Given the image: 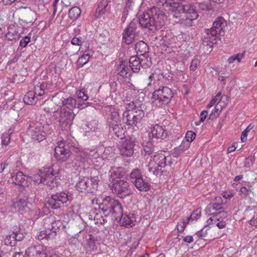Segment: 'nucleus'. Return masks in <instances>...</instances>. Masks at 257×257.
Listing matches in <instances>:
<instances>
[{
  "instance_id": "obj_31",
  "label": "nucleus",
  "mask_w": 257,
  "mask_h": 257,
  "mask_svg": "<svg viewBox=\"0 0 257 257\" xmlns=\"http://www.w3.org/2000/svg\"><path fill=\"white\" fill-rule=\"evenodd\" d=\"M61 102L62 106L61 107H64L70 110H72L73 108H75L77 105L76 100L72 97L62 98L61 99Z\"/></svg>"
},
{
  "instance_id": "obj_30",
  "label": "nucleus",
  "mask_w": 257,
  "mask_h": 257,
  "mask_svg": "<svg viewBox=\"0 0 257 257\" xmlns=\"http://www.w3.org/2000/svg\"><path fill=\"white\" fill-rule=\"evenodd\" d=\"M228 97L225 96V99L226 102L223 103V104L222 103L223 102L219 101L217 104L216 105L215 107V109L213 110L212 112L209 115V119L213 120L215 119L220 114L222 107H224L228 103Z\"/></svg>"
},
{
  "instance_id": "obj_11",
  "label": "nucleus",
  "mask_w": 257,
  "mask_h": 257,
  "mask_svg": "<svg viewBox=\"0 0 257 257\" xmlns=\"http://www.w3.org/2000/svg\"><path fill=\"white\" fill-rule=\"evenodd\" d=\"M44 125L40 122H32L27 130V134L32 139L40 142L46 139V134L44 131Z\"/></svg>"
},
{
  "instance_id": "obj_24",
  "label": "nucleus",
  "mask_w": 257,
  "mask_h": 257,
  "mask_svg": "<svg viewBox=\"0 0 257 257\" xmlns=\"http://www.w3.org/2000/svg\"><path fill=\"white\" fill-rule=\"evenodd\" d=\"M101 209L97 210L93 209L90 212L89 216L91 219L93 218L96 224H103L106 222V218L108 216L107 214H103L100 211Z\"/></svg>"
},
{
  "instance_id": "obj_7",
  "label": "nucleus",
  "mask_w": 257,
  "mask_h": 257,
  "mask_svg": "<svg viewBox=\"0 0 257 257\" xmlns=\"http://www.w3.org/2000/svg\"><path fill=\"white\" fill-rule=\"evenodd\" d=\"M75 114L72 111L68 110L64 107H59L57 110H54L53 117L58 122L59 126L62 130L69 127Z\"/></svg>"
},
{
  "instance_id": "obj_55",
  "label": "nucleus",
  "mask_w": 257,
  "mask_h": 257,
  "mask_svg": "<svg viewBox=\"0 0 257 257\" xmlns=\"http://www.w3.org/2000/svg\"><path fill=\"white\" fill-rule=\"evenodd\" d=\"M252 128L250 127V125H249L247 126V127L242 132L241 136V141L242 142H245L246 141V137L248 135V132Z\"/></svg>"
},
{
  "instance_id": "obj_2",
  "label": "nucleus",
  "mask_w": 257,
  "mask_h": 257,
  "mask_svg": "<svg viewBox=\"0 0 257 257\" xmlns=\"http://www.w3.org/2000/svg\"><path fill=\"white\" fill-rule=\"evenodd\" d=\"M224 209L222 206V200L220 197H215L213 202L209 203L205 208V212L211 215L208 219L207 223L208 225L215 224L219 228L221 229L226 226V222L224 219L226 218L228 213L224 210L220 211L217 213H213V211H217Z\"/></svg>"
},
{
  "instance_id": "obj_47",
  "label": "nucleus",
  "mask_w": 257,
  "mask_h": 257,
  "mask_svg": "<svg viewBox=\"0 0 257 257\" xmlns=\"http://www.w3.org/2000/svg\"><path fill=\"white\" fill-rule=\"evenodd\" d=\"M89 58L90 56L88 54H85L82 55L79 58L77 61L78 65L79 66L82 67L87 63V62L89 61Z\"/></svg>"
},
{
  "instance_id": "obj_59",
  "label": "nucleus",
  "mask_w": 257,
  "mask_h": 257,
  "mask_svg": "<svg viewBox=\"0 0 257 257\" xmlns=\"http://www.w3.org/2000/svg\"><path fill=\"white\" fill-rule=\"evenodd\" d=\"M30 41V38L28 36H26L20 41V46L23 48H25L27 46Z\"/></svg>"
},
{
  "instance_id": "obj_40",
  "label": "nucleus",
  "mask_w": 257,
  "mask_h": 257,
  "mask_svg": "<svg viewBox=\"0 0 257 257\" xmlns=\"http://www.w3.org/2000/svg\"><path fill=\"white\" fill-rule=\"evenodd\" d=\"M13 133V130L9 129L8 132L4 133L1 136V143L2 145L8 146L10 142L11 135Z\"/></svg>"
},
{
  "instance_id": "obj_28",
  "label": "nucleus",
  "mask_w": 257,
  "mask_h": 257,
  "mask_svg": "<svg viewBox=\"0 0 257 257\" xmlns=\"http://www.w3.org/2000/svg\"><path fill=\"white\" fill-rule=\"evenodd\" d=\"M29 176H26L22 172L13 173L11 175V180L13 183L18 185L24 186Z\"/></svg>"
},
{
  "instance_id": "obj_36",
  "label": "nucleus",
  "mask_w": 257,
  "mask_h": 257,
  "mask_svg": "<svg viewBox=\"0 0 257 257\" xmlns=\"http://www.w3.org/2000/svg\"><path fill=\"white\" fill-rule=\"evenodd\" d=\"M18 36L19 34L18 31L16 30V27L13 25H10L8 27L7 32L6 34V37L7 39L10 41H12L16 39V37H18Z\"/></svg>"
},
{
  "instance_id": "obj_17",
  "label": "nucleus",
  "mask_w": 257,
  "mask_h": 257,
  "mask_svg": "<svg viewBox=\"0 0 257 257\" xmlns=\"http://www.w3.org/2000/svg\"><path fill=\"white\" fill-rule=\"evenodd\" d=\"M54 151L55 157L60 162L67 161L70 156V152L65 148V144L63 142H59Z\"/></svg>"
},
{
  "instance_id": "obj_16",
  "label": "nucleus",
  "mask_w": 257,
  "mask_h": 257,
  "mask_svg": "<svg viewBox=\"0 0 257 257\" xmlns=\"http://www.w3.org/2000/svg\"><path fill=\"white\" fill-rule=\"evenodd\" d=\"M137 24L134 22H131L123 32V40L127 45L131 44L135 40L138 33Z\"/></svg>"
},
{
  "instance_id": "obj_32",
  "label": "nucleus",
  "mask_w": 257,
  "mask_h": 257,
  "mask_svg": "<svg viewBox=\"0 0 257 257\" xmlns=\"http://www.w3.org/2000/svg\"><path fill=\"white\" fill-rule=\"evenodd\" d=\"M22 14L24 19V22L26 23H33L34 19V12L30 8H24L22 10Z\"/></svg>"
},
{
  "instance_id": "obj_37",
  "label": "nucleus",
  "mask_w": 257,
  "mask_h": 257,
  "mask_svg": "<svg viewBox=\"0 0 257 257\" xmlns=\"http://www.w3.org/2000/svg\"><path fill=\"white\" fill-rule=\"evenodd\" d=\"M35 95L34 91H30L28 92L24 97V102L29 105L35 104L38 100Z\"/></svg>"
},
{
  "instance_id": "obj_42",
  "label": "nucleus",
  "mask_w": 257,
  "mask_h": 257,
  "mask_svg": "<svg viewBox=\"0 0 257 257\" xmlns=\"http://www.w3.org/2000/svg\"><path fill=\"white\" fill-rule=\"evenodd\" d=\"M117 70L120 76L126 77L130 69L124 63L122 62L119 66L117 67Z\"/></svg>"
},
{
  "instance_id": "obj_6",
  "label": "nucleus",
  "mask_w": 257,
  "mask_h": 257,
  "mask_svg": "<svg viewBox=\"0 0 257 257\" xmlns=\"http://www.w3.org/2000/svg\"><path fill=\"white\" fill-rule=\"evenodd\" d=\"M99 208L103 214H114L116 218L119 217V215L122 212L121 205L118 201L110 196H106L102 199Z\"/></svg>"
},
{
  "instance_id": "obj_46",
  "label": "nucleus",
  "mask_w": 257,
  "mask_h": 257,
  "mask_svg": "<svg viewBox=\"0 0 257 257\" xmlns=\"http://www.w3.org/2000/svg\"><path fill=\"white\" fill-rule=\"evenodd\" d=\"M14 207L15 208H17L19 211L23 212L26 210L27 208V205L24 201L20 200L14 203Z\"/></svg>"
},
{
  "instance_id": "obj_27",
  "label": "nucleus",
  "mask_w": 257,
  "mask_h": 257,
  "mask_svg": "<svg viewBox=\"0 0 257 257\" xmlns=\"http://www.w3.org/2000/svg\"><path fill=\"white\" fill-rule=\"evenodd\" d=\"M121 216L120 219V223L122 225L126 227H132L135 225V223L136 221V217L133 213H129L128 214H122L119 215Z\"/></svg>"
},
{
  "instance_id": "obj_52",
  "label": "nucleus",
  "mask_w": 257,
  "mask_h": 257,
  "mask_svg": "<svg viewBox=\"0 0 257 257\" xmlns=\"http://www.w3.org/2000/svg\"><path fill=\"white\" fill-rule=\"evenodd\" d=\"M218 100H219V101L222 102L221 99V92H219L215 95V96L211 100V101H210L209 104H208L207 105V108H209L211 107L212 106H213L216 103L217 101H218Z\"/></svg>"
},
{
  "instance_id": "obj_35",
  "label": "nucleus",
  "mask_w": 257,
  "mask_h": 257,
  "mask_svg": "<svg viewBox=\"0 0 257 257\" xmlns=\"http://www.w3.org/2000/svg\"><path fill=\"white\" fill-rule=\"evenodd\" d=\"M154 140L149 139V140H145L144 141L143 148L146 155H150L152 154L154 152Z\"/></svg>"
},
{
  "instance_id": "obj_57",
  "label": "nucleus",
  "mask_w": 257,
  "mask_h": 257,
  "mask_svg": "<svg viewBox=\"0 0 257 257\" xmlns=\"http://www.w3.org/2000/svg\"><path fill=\"white\" fill-rule=\"evenodd\" d=\"M76 94L78 98L83 101H86L88 99V96L84 91L79 90L77 91Z\"/></svg>"
},
{
  "instance_id": "obj_45",
  "label": "nucleus",
  "mask_w": 257,
  "mask_h": 257,
  "mask_svg": "<svg viewBox=\"0 0 257 257\" xmlns=\"http://www.w3.org/2000/svg\"><path fill=\"white\" fill-rule=\"evenodd\" d=\"M51 230H42L39 234L37 236V238L38 240H42L44 239H49L51 238Z\"/></svg>"
},
{
  "instance_id": "obj_54",
  "label": "nucleus",
  "mask_w": 257,
  "mask_h": 257,
  "mask_svg": "<svg viewBox=\"0 0 257 257\" xmlns=\"http://www.w3.org/2000/svg\"><path fill=\"white\" fill-rule=\"evenodd\" d=\"M107 11L98 7L95 13V17L96 18H99L103 16Z\"/></svg>"
},
{
  "instance_id": "obj_64",
  "label": "nucleus",
  "mask_w": 257,
  "mask_h": 257,
  "mask_svg": "<svg viewBox=\"0 0 257 257\" xmlns=\"http://www.w3.org/2000/svg\"><path fill=\"white\" fill-rule=\"evenodd\" d=\"M207 114H208L207 111L203 110L200 113V119L199 120V122H203L205 120Z\"/></svg>"
},
{
  "instance_id": "obj_5",
  "label": "nucleus",
  "mask_w": 257,
  "mask_h": 257,
  "mask_svg": "<svg viewBox=\"0 0 257 257\" xmlns=\"http://www.w3.org/2000/svg\"><path fill=\"white\" fill-rule=\"evenodd\" d=\"M173 95V91L167 86L156 88L152 94V103L154 106L163 107L170 102Z\"/></svg>"
},
{
  "instance_id": "obj_61",
  "label": "nucleus",
  "mask_w": 257,
  "mask_h": 257,
  "mask_svg": "<svg viewBox=\"0 0 257 257\" xmlns=\"http://www.w3.org/2000/svg\"><path fill=\"white\" fill-rule=\"evenodd\" d=\"M13 234L15 235V237L17 242L20 241L24 238V235L23 233L20 231L13 232Z\"/></svg>"
},
{
  "instance_id": "obj_49",
  "label": "nucleus",
  "mask_w": 257,
  "mask_h": 257,
  "mask_svg": "<svg viewBox=\"0 0 257 257\" xmlns=\"http://www.w3.org/2000/svg\"><path fill=\"white\" fill-rule=\"evenodd\" d=\"M196 136V135L195 133L192 131H189L187 132L185 136V138L186 139V144H189V143L193 142L195 139Z\"/></svg>"
},
{
  "instance_id": "obj_9",
  "label": "nucleus",
  "mask_w": 257,
  "mask_h": 257,
  "mask_svg": "<svg viewBox=\"0 0 257 257\" xmlns=\"http://www.w3.org/2000/svg\"><path fill=\"white\" fill-rule=\"evenodd\" d=\"M129 178L131 182L141 191H147L150 189V183L143 178L141 170L136 168L131 172Z\"/></svg>"
},
{
  "instance_id": "obj_33",
  "label": "nucleus",
  "mask_w": 257,
  "mask_h": 257,
  "mask_svg": "<svg viewBox=\"0 0 257 257\" xmlns=\"http://www.w3.org/2000/svg\"><path fill=\"white\" fill-rule=\"evenodd\" d=\"M135 50L138 54L144 55L149 52V47L148 45L143 41H140L137 43L135 45Z\"/></svg>"
},
{
  "instance_id": "obj_21",
  "label": "nucleus",
  "mask_w": 257,
  "mask_h": 257,
  "mask_svg": "<svg viewBox=\"0 0 257 257\" xmlns=\"http://www.w3.org/2000/svg\"><path fill=\"white\" fill-rule=\"evenodd\" d=\"M46 248L42 244L34 245L29 247L26 251L28 257H41L46 254Z\"/></svg>"
},
{
  "instance_id": "obj_1",
  "label": "nucleus",
  "mask_w": 257,
  "mask_h": 257,
  "mask_svg": "<svg viewBox=\"0 0 257 257\" xmlns=\"http://www.w3.org/2000/svg\"><path fill=\"white\" fill-rule=\"evenodd\" d=\"M157 6L162 7L165 11L177 10L180 9L186 14L185 18L179 19L180 23L187 26H192L193 20H196L199 15L197 12L196 7L193 3L180 5L179 3L174 2L173 0H156Z\"/></svg>"
},
{
  "instance_id": "obj_15",
  "label": "nucleus",
  "mask_w": 257,
  "mask_h": 257,
  "mask_svg": "<svg viewBox=\"0 0 257 257\" xmlns=\"http://www.w3.org/2000/svg\"><path fill=\"white\" fill-rule=\"evenodd\" d=\"M53 172V169L52 168H44L39 170L37 173L34 174L32 176L29 177L30 178L28 179H32L35 184H45V181L48 180V178L52 177Z\"/></svg>"
},
{
  "instance_id": "obj_10",
  "label": "nucleus",
  "mask_w": 257,
  "mask_h": 257,
  "mask_svg": "<svg viewBox=\"0 0 257 257\" xmlns=\"http://www.w3.org/2000/svg\"><path fill=\"white\" fill-rule=\"evenodd\" d=\"M99 181L97 176L91 178H79L75 187L79 192L92 193L97 189Z\"/></svg>"
},
{
  "instance_id": "obj_56",
  "label": "nucleus",
  "mask_w": 257,
  "mask_h": 257,
  "mask_svg": "<svg viewBox=\"0 0 257 257\" xmlns=\"http://www.w3.org/2000/svg\"><path fill=\"white\" fill-rule=\"evenodd\" d=\"M208 229L205 228H202V229L200 230L199 231H198L196 232V235L200 238H204L207 235V231Z\"/></svg>"
},
{
  "instance_id": "obj_3",
  "label": "nucleus",
  "mask_w": 257,
  "mask_h": 257,
  "mask_svg": "<svg viewBox=\"0 0 257 257\" xmlns=\"http://www.w3.org/2000/svg\"><path fill=\"white\" fill-rule=\"evenodd\" d=\"M145 106L139 100H136L129 103L127 110L123 113V118H126V124L137 126L140 123L145 115L144 109Z\"/></svg>"
},
{
  "instance_id": "obj_19",
  "label": "nucleus",
  "mask_w": 257,
  "mask_h": 257,
  "mask_svg": "<svg viewBox=\"0 0 257 257\" xmlns=\"http://www.w3.org/2000/svg\"><path fill=\"white\" fill-rule=\"evenodd\" d=\"M135 141L132 139L125 140L119 147V152L122 156H132L134 152Z\"/></svg>"
},
{
  "instance_id": "obj_20",
  "label": "nucleus",
  "mask_w": 257,
  "mask_h": 257,
  "mask_svg": "<svg viewBox=\"0 0 257 257\" xmlns=\"http://www.w3.org/2000/svg\"><path fill=\"white\" fill-rule=\"evenodd\" d=\"M130 67L134 72H138L141 67H148L149 66V64L146 63V59H140L137 56H133L130 57L129 60Z\"/></svg>"
},
{
  "instance_id": "obj_23",
  "label": "nucleus",
  "mask_w": 257,
  "mask_h": 257,
  "mask_svg": "<svg viewBox=\"0 0 257 257\" xmlns=\"http://www.w3.org/2000/svg\"><path fill=\"white\" fill-rule=\"evenodd\" d=\"M220 36L216 33H213V31L207 29L204 35L202 41L203 45L212 47L216 43V40Z\"/></svg>"
},
{
  "instance_id": "obj_44",
  "label": "nucleus",
  "mask_w": 257,
  "mask_h": 257,
  "mask_svg": "<svg viewBox=\"0 0 257 257\" xmlns=\"http://www.w3.org/2000/svg\"><path fill=\"white\" fill-rule=\"evenodd\" d=\"M110 119L111 120L110 121V125L112 124L113 123L114 124H116V123H119L121 122L119 114H118V112L116 111H114L111 112L110 116Z\"/></svg>"
},
{
  "instance_id": "obj_26",
  "label": "nucleus",
  "mask_w": 257,
  "mask_h": 257,
  "mask_svg": "<svg viewBox=\"0 0 257 257\" xmlns=\"http://www.w3.org/2000/svg\"><path fill=\"white\" fill-rule=\"evenodd\" d=\"M226 26L225 20L222 17H219L216 19L213 22L212 27L210 29L213 31V33L220 36L223 33V29Z\"/></svg>"
},
{
  "instance_id": "obj_18",
  "label": "nucleus",
  "mask_w": 257,
  "mask_h": 257,
  "mask_svg": "<svg viewBox=\"0 0 257 257\" xmlns=\"http://www.w3.org/2000/svg\"><path fill=\"white\" fill-rule=\"evenodd\" d=\"M168 136L167 132L164 126L159 124H156L151 128V132L149 134V139H165Z\"/></svg>"
},
{
  "instance_id": "obj_12",
  "label": "nucleus",
  "mask_w": 257,
  "mask_h": 257,
  "mask_svg": "<svg viewBox=\"0 0 257 257\" xmlns=\"http://www.w3.org/2000/svg\"><path fill=\"white\" fill-rule=\"evenodd\" d=\"M152 28L151 31H158L162 28L165 23L166 19L165 14L157 7L152 8Z\"/></svg>"
},
{
  "instance_id": "obj_50",
  "label": "nucleus",
  "mask_w": 257,
  "mask_h": 257,
  "mask_svg": "<svg viewBox=\"0 0 257 257\" xmlns=\"http://www.w3.org/2000/svg\"><path fill=\"white\" fill-rule=\"evenodd\" d=\"M44 87V84L39 85H37L35 87V91L34 92L36 95L40 96H42L45 93Z\"/></svg>"
},
{
  "instance_id": "obj_43",
  "label": "nucleus",
  "mask_w": 257,
  "mask_h": 257,
  "mask_svg": "<svg viewBox=\"0 0 257 257\" xmlns=\"http://www.w3.org/2000/svg\"><path fill=\"white\" fill-rule=\"evenodd\" d=\"M4 242L7 245H10L11 246L16 245L17 241L13 233L6 236L4 239Z\"/></svg>"
},
{
  "instance_id": "obj_48",
  "label": "nucleus",
  "mask_w": 257,
  "mask_h": 257,
  "mask_svg": "<svg viewBox=\"0 0 257 257\" xmlns=\"http://www.w3.org/2000/svg\"><path fill=\"white\" fill-rule=\"evenodd\" d=\"M201 216V210L200 209H197L195 211H194L190 216L187 218V222H188L190 220H195L199 218Z\"/></svg>"
},
{
  "instance_id": "obj_29",
  "label": "nucleus",
  "mask_w": 257,
  "mask_h": 257,
  "mask_svg": "<svg viewBox=\"0 0 257 257\" xmlns=\"http://www.w3.org/2000/svg\"><path fill=\"white\" fill-rule=\"evenodd\" d=\"M111 130L110 132L115 135V136L120 138V139H123L124 137V134L125 132V129L122 126H121L120 123L114 124L110 125Z\"/></svg>"
},
{
  "instance_id": "obj_39",
  "label": "nucleus",
  "mask_w": 257,
  "mask_h": 257,
  "mask_svg": "<svg viewBox=\"0 0 257 257\" xmlns=\"http://www.w3.org/2000/svg\"><path fill=\"white\" fill-rule=\"evenodd\" d=\"M81 10L78 7L72 8L69 11L68 17L73 20H75L80 16Z\"/></svg>"
},
{
  "instance_id": "obj_63",
  "label": "nucleus",
  "mask_w": 257,
  "mask_h": 257,
  "mask_svg": "<svg viewBox=\"0 0 257 257\" xmlns=\"http://www.w3.org/2000/svg\"><path fill=\"white\" fill-rule=\"evenodd\" d=\"M245 54V52H243L241 53H238L237 54L234 55L233 56L234 57L235 60H237L238 62L240 61V60L244 57Z\"/></svg>"
},
{
  "instance_id": "obj_25",
  "label": "nucleus",
  "mask_w": 257,
  "mask_h": 257,
  "mask_svg": "<svg viewBox=\"0 0 257 257\" xmlns=\"http://www.w3.org/2000/svg\"><path fill=\"white\" fill-rule=\"evenodd\" d=\"M152 8L149 10L146 13L140 15L139 18V23L143 28H148L151 31L152 28Z\"/></svg>"
},
{
  "instance_id": "obj_53",
  "label": "nucleus",
  "mask_w": 257,
  "mask_h": 257,
  "mask_svg": "<svg viewBox=\"0 0 257 257\" xmlns=\"http://www.w3.org/2000/svg\"><path fill=\"white\" fill-rule=\"evenodd\" d=\"M140 0H127V2L126 4V6L124 8V13L128 12V9H131L132 6H134L135 4H137L138 5L140 3Z\"/></svg>"
},
{
  "instance_id": "obj_14",
  "label": "nucleus",
  "mask_w": 257,
  "mask_h": 257,
  "mask_svg": "<svg viewBox=\"0 0 257 257\" xmlns=\"http://www.w3.org/2000/svg\"><path fill=\"white\" fill-rule=\"evenodd\" d=\"M68 194L65 192L57 193L52 194L51 197L47 200V203L52 209H58L68 201Z\"/></svg>"
},
{
  "instance_id": "obj_4",
  "label": "nucleus",
  "mask_w": 257,
  "mask_h": 257,
  "mask_svg": "<svg viewBox=\"0 0 257 257\" xmlns=\"http://www.w3.org/2000/svg\"><path fill=\"white\" fill-rule=\"evenodd\" d=\"M151 157V159L147 166L148 170L156 176L162 175V168L172 164L171 157L166 156L162 152L156 153Z\"/></svg>"
},
{
  "instance_id": "obj_58",
  "label": "nucleus",
  "mask_w": 257,
  "mask_h": 257,
  "mask_svg": "<svg viewBox=\"0 0 257 257\" xmlns=\"http://www.w3.org/2000/svg\"><path fill=\"white\" fill-rule=\"evenodd\" d=\"M108 0H99L98 7H100V8H102V9L107 11L108 10Z\"/></svg>"
},
{
  "instance_id": "obj_60",
  "label": "nucleus",
  "mask_w": 257,
  "mask_h": 257,
  "mask_svg": "<svg viewBox=\"0 0 257 257\" xmlns=\"http://www.w3.org/2000/svg\"><path fill=\"white\" fill-rule=\"evenodd\" d=\"M82 42V39L81 38L74 37L71 40V43L73 45L80 46L81 45Z\"/></svg>"
},
{
  "instance_id": "obj_38",
  "label": "nucleus",
  "mask_w": 257,
  "mask_h": 257,
  "mask_svg": "<svg viewBox=\"0 0 257 257\" xmlns=\"http://www.w3.org/2000/svg\"><path fill=\"white\" fill-rule=\"evenodd\" d=\"M189 147V144H186V142L183 141L182 143L179 147L175 148L172 154L174 157L178 158L182 154L185 150H187Z\"/></svg>"
},
{
  "instance_id": "obj_34",
  "label": "nucleus",
  "mask_w": 257,
  "mask_h": 257,
  "mask_svg": "<svg viewBox=\"0 0 257 257\" xmlns=\"http://www.w3.org/2000/svg\"><path fill=\"white\" fill-rule=\"evenodd\" d=\"M44 184L47 185L46 190L47 191L55 190L57 189L58 183L56 180L54 179L53 172L52 173V177L48 178V180L45 181Z\"/></svg>"
},
{
  "instance_id": "obj_51",
  "label": "nucleus",
  "mask_w": 257,
  "mask_h": 257,
  "mask_svg": "<svg viewBox=\"0 0 257 257\" xmlns=\"http://www.w3.org/2000/svg\"><path fill=\"white\" fill-rule=\"evenodd\" d=\"M200 64V60L197 58H194L193 59L191 62L190 66V70L191 71H195L198 66H199Z\"/></svg>"
},
{
  "instance_id": "obj_22",
  "label": "nucleus",
  "mask_w": 257,
  "mask_h": 257,
  "mask_svg": "<svg viewBox=\"0 0 257 257\" xmlns=\"http://www.w3.org/2000/svg\"><path fill=\"white\" fill-rule=\"evenodd\" d=\"M124 168L119 167H111L109 171L108 181L109 183L122 180L121 178L124 175Z\"/></svg>"
},
{
  "instance_id": "obj_13",
  "label": "nucleus",
  "mask_w": 257,
  "mask_h": 257,
  "mask_svg": "<svg viewBox=\"0 0 257 257\" xmlns=\"http://www.w3.org/2000/svg\"><path fill=\"white\" fill-rule=\"evenodd\" d=\"M72 151L76 154L75 158L72 162V166L75 170H77L78 168L84 167L89 157L88 152L77 147H73Z\"/></svg>"
},
{
  "instance_id": "obj_62",
  "label": "nucleus",
  "mask_w": 257,
  "mask_h": 257,
  "mask_svg": "<svg viewBox=\"0 0 257 257\" xmlns=\"http://www.w3.org/2000/svg\"><path fill=\"white\" fill-rule=\"evenodd\" d=\"M181 10L180 8L178 9L177 10H175V11H173L172 10H170L169 11H171L173 14H172V16H173V18H175L176 19H181V18H185L184 17H183L182 16H178V14L179 13V11ZM177 23H180L179 22V20H178V21H177Z\"/></svg>"
},
{
  "instance_id": "obj_8",
  "label": "nucleus",
  "mask_w": 257,
  "mask_h": 257,
  "mask_svg": "<svg viewBox=\"0 0 257 257\" xmlns=\"http://www.w3.org/2000/svg\"><path fill=\"white\" fill-rule=\"evenodd\" d=\"M108 187L113 194L122 199L132 193L128 182L123 180L109 183Z\"/></svg>"
},
{
  "instance_id": "obj_41",
  "label": "nucleus",
  "mask_w": 257,
  "mask_h": 257,
  "mask_svg": "<svg viewBox=\"0 0 257 257\" xmlns=\"http://www.w3.org/2000/svg\"><path fill=\"white\" fill-rule=\"evenodd\" d=\"M99 241L97 237H95L92 234H88V237L87 239V243L89 247L92 249L94 250L96 248L95 242Z\"/></svg>"
}]
</instances>
